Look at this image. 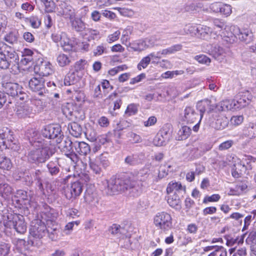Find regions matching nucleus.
<instances>
[{
  "mask_svg": "<svg viewBox=\"0 0 256 256\" xmlns=\"http://www.w3.org/2000/svg\"><path fill=\"white\" fill-rule=\"evenodd\" d=\"M45 140L34 142L33 146L36 148L32 150L28 154V160L32 163L39 164L44 163L56 152L54 145Z\"/></svg>",
  "mask_w": 256,
  "mask_h": 256,
  "instance_id": "nucleus-1",
  "label": "nucleus"
},
{
  "mask_svg": "<svg viewBox=\"0 0 256 256\" xmlns=\"http://www.w3.org/2000/svg\"><path fill=\"white\" fill-rule=\"evenodd\" d=\"M132 177V174H123L117 178H112L108 183V188L114 194L135 188L134 182L131 181Z\"/></svg>",
  "mask_w": 256,
  "mask_h": 256,
  "instance_id": "nucleus-2",
  "label": "nucleus"
},
{
  "mask_svg": "<svg viewBox=\"0 0 256 256\" xmlns=\"http://www.w3.org/2000/svg\"><path fill=\"white\" fill-rule=\"evenodd\" d=\"M14 137L11 131L7 128L0 130V150L8 148L14 150H18V146L13 141Z\"/></svg>",
  "mask_w": 256,
  "mask_h": 256,
  "instance_id": "nucleus-3",
  "label": "nucleus"
},
{
  "mask_svg": "<svg viewBox=\"0 0 256 256\" xmlns=\"http://www.w3.org/2000/svg\"><path fill=\"white\" fill-rule=\"evenodd\" d=\"M46 230V226L40 220L32 222L30 228V240L32 241V245H34L35 240H40L45 236Z\"/></svg>",
  "mask_w": 256,
  "mask_h": 256,
  "instance_id": "nucleus-4",
  "label": "nucleus"
},
{
  "mask_svg": "<svg viewBox=\"0 0 256 256\" xmlns=\"http://www.w3.org/2000/svg\"><path fill=\"white\" fill-rule=\"evenodd\" d=\"M172 218L170 214L166 212H158L154 216V224L156 226L164 230H170L172 226Z\"/></svg>",
  "mask_w": 256,
  "mask_h": 256,
  "instance_id": "nucleus-5",
  "label": "nucleus"
},
{
  "mask_svg": "<svg viewBox=\"0 0 256 256\" xmlns=\"http://www.w3.org/2000/svg\"><path fill=\"white\" fill-rule=\"evenodd\" d=\"M34 72L40 76H47L53 73V68L50 62L42 58H38L34 66Z\"/></svg>",
  "mask_w": 256,
  "mask_h": 256,
  "instance_id": "nucleus-6",
  "label": "nucleus"
},
{
  "mask_svg": "<svg viewBox=\"0 0 256 256\" xmlns=\"http://www.w3.org/2000/svg\"><path fill=\"white\" fill-rule=\"evenodd\" d=\"M83 190V184L82 182L78 180L71 183L64 189V192L67 199H74L79 196Z\"/></svg>",
  "mask_w": 256,
  "mask_h": 256,
  "instance_id": "nucleus-7",
  "label": "nucleus"
},
{
  "mask_svg": "<svg viewBox=\"0 0 256 256\" xmlns=\"http://www.w3.org/2000/svg\"><path fill=\"white\" fill-rule=\"evenodd\" d=\"M42 135L48 139L56 138V142H60L63 135L61 134V128L58 125H50L46 126L42 130Z\"/></svg>",
  "mask_w": 256,
  "mask_h": 256,
  "instance_id": "nucleus-8",
  "label": "nucleus"
},
{
  "mask_svg": "<svg viewBox=\"0 0 256 256\" xmlns=\"http://www.w3.org/2000/svg\"><path fill=\"white\" fill-rule=\"evenodd\" d=\"M6 226L11 228H14L19 234H23L26 230V225L25 223L24 218L22 215H14L12 220L8 222Z\"/></svg>",
  "mask_w": 256,
  "mask_h": 256,
  "instance_id": "nucleus-9",
  "label": "nucleus"
},
{
  "mask_svg": "<svg viewBox=\"0 0 256 256\" xmlns=\"http://www.w3.org/2000/svg\"><path fill=\"white\" fill-rule=\"evenodd\" d=\"M28 86L32 90L38 92L40 96H43L47 91L42 78H32L30 80Z\"/></svg>",
  "mask_w": 256,
  "mask_h": 256,
  "instance_id": "nucleus-10",
  "label": "nucleus"
},
{
  "mask_svg": "<svg viewBox=\"0 0 256 256\" xmlns=\"http://www.w3.org/2000/svg\"><path fill=\"white\" fill-rule=\"evenodd\" d=\"M4 93L12 97L16 96L20 92L22 88L16 83L3 81L2 84Z\"/></svg>",
  "mask_w": 256,
  "mask_h": 256,
  "instance_id": "nucleus-11",
  "label": "nucleus"
},
{
  "mask_svg": "<svg viewBox=\"0 0 256 256\" xmlns=\"http://www.w3.org/2000/svg\"><path fill=\"white\" fill-rule=\"evenodd\" d=\"M200 114L191 106H186L184 110L183 121L187 124H193L196 122L200 118Z\"/></svg>",
  "mask_w": 256,
  "mask_h": 256,
  "instance_id": "nucleus-12",
  "label": "nucleus"
},
{
  "mask_svg": "<svg viewBox=\"0 0 256 256\" xmlns=\"http://www.w3.org/2000/svg\"><path fill=\"white\" fill-rule=\"evenodd\" d=\"M238 38L242 42L249 44L253 40V34L250 30L238 28L236 31Z\"/></svg>",
  "mask_w": 256,
  "mask_h": 256,
  "instance_id": "nucleus-13",
  "label": "nucleus"
},
{
  "mask_svg": "<svg viewBox=\"0 0 256 256\" xmlns=\"http://www.w3.org/2000/svg\"><path fill=\"white\" fill-rule=\"evenodd\" d=\"M16 114L20 118H30L34 116L32 107L26 104H22L18 106Z\"/></svg>",
  "mask_w": 256,
  "mask_h": 256,
  "instance_id": "nucleus-14",
  "label": "nucleus"
},
{
  "mask_svg": "<svg viewBox=\"0 0 256 256\" xmlns=\"http://www.w3.org/2000/svg\"><path fill=\"white\" fill-rule=\"evenodd\" d=\"M132 176L131 181L134 182L135 187L136 184L139 186L138 182H140L141 186H145L148 184V174L147 170H141L138 172L136 176H134L132 174Z\"/></svg>",
  "mask_w": 256,
  "mask_h": 256,
  "instance_id": "nucleus-15",
  "label": "nucleus"
},
{
  "mask_svg": "<svg viewBox=\"0 0 256 256\" xmlns=\"http://www.w3.org/2000/svg\"><path fill=\"white\" fill-rule=\"evenodd\" d=\"M207 46L208 48H206V50H207L208 52L212 55L214 58L220 60L224 56L225 52L222 48L218 45H210Z\"/></svg>",
  "mask_w": 256,
  "mask_h": 256,
  "instance_id": "nucleus-16",
  "label": "nucleus"
},
{
  "mask_svg": "<svg viewBox=\"0 0 256 256\" xmlns=\"http://www.w3.org/2000/svg\"><path fill=\"white\" fill-rule=\"evenodd\" d=\"M236 104L235 100L232 102L230 100H226L220 102L216 106H211L210 110H213L214 108H216L218 111H226L231 110L233 108L236 109Z\"/></svg>",
  "mask_w": 256,
  "mask_h": 256,
  "instance_id": "nucleus-17",
  "label": "nucleus"
},
{
  "mask_svg": "<svg viewBox=\"0 0 256 256\" xmlns=\"http://www.w3.org/2000/svg\"><path fill=\"white\" fill-rule=\"evenodd\" d=\"M9 53L10 57L13 58L14 55L15 54V51L14 50L6 44L4 42H0V66H6V62L3 61V59L6 58L5 54Z\"/></svg>",
  "mask_w": 256,
  "mask_h": 256,
  "instance_id": "nucleus-18",
  "label": "nucleus"
},
{
  "mask_svg": "<svg viewBox=\"0 0 256 256\" xmlns=\"http://www.w3.org/2000/svg\"><path fill=\"white\" fill-rule=\"evenodd\" d=\"M85 202L92 208L97 207L99 203V198L96 193L88 189L84 196Z\"/></svg>",
  "mask_w": 256,
  "mask_h": 256,
  "instance_id": "nucleus-19",
  "label": "nucleus"
},
{
  "mask_svg": "<svg viewBox=\"0 0 256 256\" xmlns=\"http://www.w3.org/2000/svg\"><path fill=\"white\" fill-rule=\"evenodd\" d=\"M73 146L75 152L82 156H86L90 152V146L84 142H74Z\"/></svg>",
  "mask_w": 256,
  "mask_h": 256,
  "instance_id": "nucleus-20",
  "label": "nucleus"
},
{
  "mask_svg": "<svg viewBox=\"0 0 256 256\" xmlns=\"http://www.w3.org/2000/svg\"><path fill=\"white\" fill-rule=\"evenodd\" d=\"M58 143L60 144L59 148L65 153V154L71 152L74 150V147L73 146L74 142H72L68 138H66L63 142H62L60 140V142Z\"/></svg>",
  "mask_w": 256,
  "mask_h": 256,
  "instance_id": "nucleus-21",
  "label": "nucleus"
},
{
  "mask_svg": "<svg viewBox=\"0 0 256 256\" xmlns=\"http://www.w3.org/2000/svg\"><path fill=\"white\" fill-rule=\"evenodd\" d=\"M68 130L70 133L76 138L79 137L82 133V128L77 122H71L68 125Z\"/></svg>",
  "mask_w": 256,
  "mask_h": 256,
  "instance_id": "nucleus-22",
  "label": "nucleus"
},
{
  "mask_svg": "<svg viewBox=\"0 0 256 256\" xmlns=\"http://www.w3.org/2000/svg\"><path fill=\"white\" fill-rule=\"evenodd\" d=\"M14 56L10 58L11 56L8 53L5 54L6 58H2L3 61L6 62V66H0V68L2 69H7L11 64L15 65L18 63V56L16 52H15V54H13Z\"/></svg>",
  "mask_w": 256,
  "mask_h": 256,
  "instance_id": "nucleus-23",
  "label": "nucleus"
},
{
  "mask_svg": "<svg viewBox=\"0 0 256 256\" xmlns=\"http://www.w3.org/2000/svg\"><path fill=\"white\" fill-rule=\"evenodd\" d=\"M191 134V129L188 126H182L178 132L176 139L182 140L186 139Z\"/></svg>",
  "mask_w": 256,
  "mask_h": 256,
  "instance_id": "nucleus-24",
  "label": "nucleus"
},
{
  "mask_svg": "<svg viewBox=\"0 0 256 256\" xmlns=\"http://www.w3.org/2000/svg\"><path fill=\"white\" fill-rule=\"evenodd\" d=\"M72 58L70 56L60 54L56 58V62L60 67H64L68 66L72 62Z\"/></svg>",
  "mask_w": 256,
  "mask_h": 256,
  "instance_id": "nucleus-25",
  "label": "nucleus"
},
{
  "mask_svg": "<svg viewBox=\"0 0 256 256\" xmlns=\"http://www.w3.org/2000/svg\"><path fill=\"white\" fill-rule=\"evenodd\" d=\"M146 39L140 40L132 42L131 48L134 51H142L149 48Z\"/></svg>",
  "mask_w": 256,
  "mask_h": 256,
  "instance_id": "nucleus-26",
  "label": "nucleus"
},
{
  "mask_svg": "<svg viewBox=\"0 0 256 256\" xmlns=\"http://www.w3.org/2000/svg\"><path fill=\"white\" fill-rule=\"evenodd\" d=\"M12 166V164L10 159L3 154H0V168L9 170Z\"/></svg>",
  "mask_w": 256,
  "mask_h": 256,
  "instance_id": "nucleus-27",
  "label": "nucleus"
},
{
  "mask_svg": "<svg viewBox=\"0 0 256 256\" xmlns=\"http://www.w3.org/2000/svg\"><path fill=\"white\" fill-rule=\"evenodd\" d=\"M246 242L250 246L253 254L256 256V232H250L246 239Z\"/></svg>",
  "mask_w": 256,
  "mask_h": 256,
  "instance_id": "nucleus-28",
  "label": "nucleus"
},
{
  "mask_svg": "<svg viewBox=\"0 0 256 256\" xmlns=\"http://www.w3.org/2000/svg\"><path fill=\"white\" fill-rule=\"evenodd\" d=\"M12 194V188L7 184H0V195L4 199L8 198Z\"/></svg>",
  "mask_w": 256,
  "mask_h": 256,
  "instance_id": "nucleus-29",
  "label": "nucleus"
},
{
  "mask_svg": "<svg viewBox=\"0 0 256 256\" xmlns=\"http://www.w3.org/2000/svg\"><path fill=\"white\" fill-rule=\"evenodd\" d=\"M60 46L62 48L63 50L65 51H70L72 50L73 48V44L71 40L68 38L66 34H63L62 40Z\"/></svg>",
  "mask_w": 256,
  "mask_h": 256,
  "instance_id": "nucleus-30",
  "label": "nucleus"
},
{
  "mask_svg": "<svg viewBox=\"0 0 256 256\" xmlns=\"http://www.w3.org/2000/svg\"><path fill=\"white\" fill-rule=\"evenodd\" d=\"M211 32V29L209 27L206 26L199 25L197 36L206 40L209 38Z\"/></svg>",
  "mask_w": 256,
  "mask_h": 256,
  "instance_id": "nucleus-31",
  "label": "nucleus"
},
{
  "mask_svg": "<svg viewBox=\"0 0 256 256\" xmlns=\"http://www.w3.org/2000/svg\"><path fill=\"white\" fill-rule=\"evenodd\" d=\"M71 23L72 28L77 32H82L86 28V24L80 18H71Z\"/></svg>",
  "mask_w": 256,
  "mask_h": 256,
  "instance_id": "nucleus-32",
  "label": "nucleus"
},
{
  "mask_svg": "<svg viewBox=\"0 0 256 256\" xmlns=\"http://www.w3.org/2000/svg\"><path fill=\"white\" fill-rule=\"evenodd\" d=\"M140 162V160L136 154L128 156L124 159V163L128 166H134Z\"/></svg>",
  "mask_w": 256,
  "mask_h": 256,
  "instance_id": "nucleus-33",
  "label": "nucleus"
},
{
  "mask_svg": "<svg viewBox=\"0 0 256 256\" xmlns=\"http://www.w3.org/2000/svg\"><path fill=\"white\" fill-rule=\"evenodd\" d=\"M210 103V101L206 100H205L202 102H200L201 104H202V108L200 109V120L198 121V123L193 126L192 130L196 132L198 131L199 128H200V120L203 116L204 114L206 112V106L209 105V104ZM200 103H198V104H200Z\"/></svg>",
  "mask_w": 256,
  "mask_h": 256,
  "instance_id": "nucleus-34",
  "label": "nucleus"
},
{
  "mask_svg": "<svg viewBox=\"0 0 256 256\" xmlns=\"http://www.w3.org/2000/svg\"><path fill=\"white\" fill-rule=\"evenodd\" d=\"M130 28H128L124 32L121 38V42L123 44L126 45L128 48H130L132 46V42H130V34H131Z\"/></svg>",
  "mask_w": 256,
  "mask_h": 256,
  "instance_id": "nucleus-35",
  "label": "nucleus"
},
{
  "mask_svg": "<svg viewBox=\"0 0 256 256\" xmlns=\"http://www.w3.org/2000/svg\"><path fill=\"white\" fill-rule=\"evenodd\" d=\"M229 252L232 256H246L247 251L245 247H239L232 248L229 250Z\"/></svg>",
  "mask_w": 256,
  "mask_h": 256,
  "instance_id": "nucleus-36",
  "label": "nucleus"
},
{
  "mask_svg": "<svg viewBox=\"0 0 256 256\" xmlns=\"http://www.w3.org/2000/svg\"><path fill=\"white\" fill-rule=\"evenodd\" d=\"M96 162H99L101 166L106 168L110 166V162L108 158V154L107 153L102 154L96 157Z\"/></svg>",
  "mask_w": 256,
  "mask_h": 256,
  "instance_id": "nucleus-37",
  "label": "nucleus"
},
{
  "mask_svg": "<svg viewBox=\"0 0 256 256\" xmlns=\"http://www.w3.org/2000/svg\"><path fill=\"white\" fill-rule=\"evenodd\" d=\"M182 190V187L180 183L172 181L168 184L166 188V192L168 194H170L174 191L178 192Z\"/></svg>",
  "mask_w": 256,
  "mask_h": 256,
  "instance_id": "nucleus-38",
  "label": "nucleus"
},
{
  "mask_svg": "<svg viewBox=\"0 0 256 256\" xmlns=\"http://www.w3.org/2000/svg\"><path fill=\"white\" fill-rule=\"evenodd\" d=\"M47 168L49 173L52 176H56L60 172L59 165L52 162H50L48 164Z\"/></svg>",
  "mask_w": 256,
  "mask_h": 256,
  "instance_id": "nucleus-39",
  "label": "nucleus"
},
{
  "mask_svg": "<svg viewBox=\"0 0 256 256\" xmlns=\"http://www.w3.org/2000/svg\"><path fill=\"white\" fill-rule=\"evenodd\" d=\"M109 232L114 236H119L124 232V228L117 224H113L109 228Z\"/></svg>",
  "mask_w": 256,
  "mask_h": 256,
  "instance_id": "nucleus-40",
  "label": "nucleus"
},
{
  "mask_svg": "<svg viewBox=\"0 0 256 256\" xmlns=\"http://www.w3.org/2000/svg\"><path fill=\"white\" fill-rule=\"evenodd\" d=\"M180 202L179 196L175 194L168 197V202L171 207L175 208L178 206Z\"/></svg>",
  "mask_w": 256,
  "mask_h": 256,
  "instance_id": "nucleus-41",
  "label": "nucleus"
},
{
  "mask_svg": "<svg viewBox=\"0 0 256 256\" xmlns=\"http://www.w3.org/2000/svg\"><path fill=\"white\" fill-rule=\"evenodd\" d=\"M90 88L93 91L94 98H100L102 96L100 89V84L94 83L90 85Z\"/></svg>",
  "mask_w": 256,
  "mask_h": 256,
  "instance_id": "nucleus-42",
  "label": "nucleus"
},
{
  "mask_svg": "<svg viewBox=\"0 0 256 256\" xmlns=\"http://www.w3.org/2000/svg\"><path fill=\"white\" fill-rule=\"evenodd\" d=\"M90 166L91 169L96 174H100L102 172V166L99 162H97L96 158L94 161H92L90 158Z\"/></svg>",
  "mask_w": 256,
  "mask_h": 256,
  "instance_id": "nucleus-43",
  "label": "nucleus"
},
{
  "mask_svg": "<svg viewBox=\"0 0 256 256\" xmlns=\"http://www.w3.org/2000/svg\"><path fill=\"white\" fill-rule=\"evenodd\" d=\"M199 26H188L184 28V32L186 34H190L192 36H198Z\"/></svg>",
  "mask_w": 256,
  "mask_h": 256,
  "instance_id": "nucleus-44",
  "label": "nucleus"
},
{
  "mask_svg": "<svg viewBox=\"0 0 256 256\" xmlns=\"http://www.w3.org/2000/svg\"><path fill=\"white\" fill-rule=\"evenodd\" d=\"M248 136L250 138H255L256 136V124L250 122L246 127Z\"/></svg>",
  "mask_w": 256,
  "mask_h": 256,
  "instance_id": "nucleus-45",
  "label": "nucleus"
},
{
  "mask_svg": "<svg viewBox=\"0 0 256 256\" xmlns=\"http://www.w3.org/2000/svg\"><path fill=\"white\" fill-rule=\"evenodd\" d=\"M138 106L132 104H129L125 112V114L128 115V116H130L132 115H134L136 114L138 112Z\"/></svg>",
  "mask_w": 256,
  "mask_h": 256,
  "instance_id": "nucleus-46",
  "label": "nucleus"
},
{
  "mask_svg": "<svg viewBox=\"0 0 256 256\" xmlns=\"http://www.w3.org/2000/svg\"><path fill=\"white\" fill-rule=\"evenodd\" d=\"M45 6V11L47 12H53L54 4L52 0H40Z\"/></svg>",
  "mask_w": 256,
  "mask_h": 256,
  "instance_id": "nucleus-47",
  "label": "nucleus"
},
{
  "mask_svg": "<svg viewBox=\"0 0 256 256\" xmlns=\"http://www.w3.org/2000/svg\"><path fill=\"white\" fill-rule=\"evenodd\" d=\"M150 62L149 56L144 57L137 66L138 69L140 70L142 68H146Z\"/></svg>",
  "mask_w": 256,
  "mask_h": 256,
  "instance_id": "nucleus-48",
  "label": "nucleus"
},
{
  "mask_svg": "<svg viewBox=\"0 0 256 256\" xmlns=\"http://www.w3.org/2000/svg\"><path fill=\"white\" fill-rule=\"evenodd\" d=\"M228 124V121L226 119L218 118L215 122V128L218 130H223L227 126Z\"/></svg>",
  "mask_w": 256,
  "mask_h": 256,
  "instance_id": "nucleus-49",
  "label": "nucleus"
},
{
  "mask_svg": "<svg viewBox=\"0 0 256 256\" xmlns=\"http://www.w3.org/2000/svg\"><path fill=\"white\" fill-rule=\"evenodd\" d=\"M127 137L129 138V140L133 143H139L142 142L140 136L132 132L127 134Z\"/></svg>",
  "mask_w": 256,
  "mask_h": 256,
  "instance_id": "nucleus-50",
  "label": "nucleus"
},
{
  "mask_svg": "<svg viewBox=\"0 0 256 256\" xmlns=\"http://www.w3.org/2000/svg\"><path fill=\"white\" fill-rule=\"evenodd\" d=\"M57 228H46V232L48 234L49 238L52 240H56L58 236Z\"/></svg>",
  "mask_w": 256,
  "mask_h": 256,
  "instance_id": "nucleus-51",
  "label": "nucleus"
},
{
  "mask_svg": "<svg viewBox=\"0 0 256 256\" xmlns=\"http://www.w3.org/2000/svg\"><path fill=\"white\" fill-rule=\"evenodd\" d=\"M4 40L10 44H14L17 42L18 36L16 34L10 32L4 37Z\"/></svg>",
  "mask_w": 256,
  "mask_h": 256,
  "instance_id": "nucleus-52",
  "label": "nucleus"
},
{
  "mask_svg": "<svg viewBox=\"0 0 256 256\" xmlns=\"http://www.w3.org/2000/svg\"><path fill=\"white\" fill-rule=\"evenodd\" d=\"M72 97L78 102H82L84 101V93L80 90H74Z\"/></svg>",
  "mask_w": 256,
  "mask_h": 256,
  "instance_id": "nucleus-53",
  "label": "nucleus"
},
{
  "mask_svg": "<svg viewBox=\"0 0 256 256\" xmlns=\"http://www.w3.org/2000/svg\"><path fill=\"white\" fill-rule=\"evenodd\" d=\"M10 247L8 244L2 243L0 244V256H8Z\"/></svg>",
  "mask_w": 256,
  "mask_h": 256,
  "instance_id": "nucleus-54",
  "label": "nucleus"
},
{
  "mask_svg": "<svg viewBox=\"0 0 256 256\" xmlns=\"http://www.w3.org/2000/svg\"><path fill=\"white\" fill-rule=\"evenodd\" d=\"M195 60L200 64H206L207 65H208L211 62L210 59L209 58L204 54L196 56Z\"/></svg>",
  "mask_w": 256,
  "mask_h": 256,
  "instance_id": "nucleus-55",
  "label": "nucleus"
},
{
  "mask_svg": "<svg viewBox=\"0 0 256 256\" xmlns=\"http://www.w3.org/2000/svg\"><path fill=\"white\" fill-rule=\"evenodd\" d=\"M220 196L218 194H214L210 196H206L204 200L203 203L206 204L208 202H216L219 200Z\"/></svg>",
  "mask_w": 256,
  "mask_h": 256,
  "instance_id": "nucleus-56",
  "label": "nucleus"
},
{
  "mask_svg": "<svg viewBox=\"0 0 256 256\" xmlns=\"http://www.w3.org/2000/svg\"><path fill=\"white\" fill-rule=\"evenodd\" d=\"M72 106L68 104L67 106H64L62 108L64 114L66 115V117H68L70 118H72L73 116L76 117L74 114V112L70 110V108Z\"/></svg>",
  "mask_w": 256,
  "mask_h": 256,
  "instance_id": "nucleus-57",
  "label": "nucleus"
},
{
  "mask_svg": "<svg viewBox=\"0 0 256 256\" xmlns=\"http://www.w3.org/2000/svg\"><path fill=\"white\" fill-rule=\"evenodd\" d=\"M244 236H242L240 239L238 238H231L230 239H228L226 241V244L229 246H232L235 244H242L244 242Z\"/></svg>",
  "mask_w": 256,
  "mask_h": 256,
  "instance_id": "nucleus-58",
  "label": "nucleus"
},
{
  "mask_svg": "<svg viewBox=\"0 0 256 256\" xmlns=\"http://www.w3.org/2000/svg\"><path fill=\"white\" fill-rule=\"evenodd\" d=\"M220 12L226 16L230 15L232 12V8L229 4H222V6H220Z\"/></svg>",
  "mask_w": 256,
  "mask_h": 256,
  "instance_id": "nucleus-59",
  "label": "nucleus"
},
{
  "mask_svg": "<svg viewBox=\"0 0 256 256\" xmlns=\"http://www.w3.org/2000/svg\"><path fill=\"white\" fill-rule=\"evenodd\" d=\"M158 135H160L162 136V138H164L167 142L169 140L170 137V132L169 130H168L166 128H163L160 132Z\"/></svg>",
  "mask_w": 256,
  "mask_h": 256,
  "instance_id": "nucleus-60",
  "label": "nucleus"
},
{
  "mask_svg": "<svg viewBox=\"0 0 256 256\" xmlns=\"http://www.w3.org/2000/svg\"><path fill=\"white\" fill-rule=\"evenodd\" d=\"M234 144V142L232 140H226L222 143L218 147V148L220 150H226L232 146Z\"/></svg>",
  "mask_w": 256,
  "mask_h": 256,
  "instance_id": "nucleus-61",
  "label": "nucleus"
},
{
  "mask_svg": "<svg viewBox=\"0 0 256 256\" xmlns=\"http://www.w3.org/2000/svg\"><path fill=\"white\" fill-rule=\"evenodd\" d=\"M224 248L222 246H219L216 245L213 246H209L204 248L203 250L204 252H208L210 251L215 252H220Z\"/></svg>",
  "mask_w": 256,
  "mask_h": 256,
  "instance_id": "nucleus-62",
  "label": "nucleus"
},
{
  "mask_svg": "<svg viewBox=\"0 0 256 256\" xmlns=\"http://www.w3.org/2000/svg\"><path fill=\"white\" fill-rule=\"evenodd\" d=\"M34 104L38 110L41 111L46 106L47 102L41 99H36L35 100Z\"/></svg>",
  "mask_w": 256,
  "mask_h": 256,
  "instance_id": "nucleus-63",
  "label": "nucleus"
},
{
  "mask_svg": "<svg viewBox=\"0 0 256 256\" xmlns=\"http://www.w3.org/2000/svg\"><path fill=\"white\" fill-rule=\"evenodd\" d=\"M106 52V47L104 44H101L96 46L94 50V53L95 56H100L102 54Z\"/></svg>",
  "mask_w": 256,
  "mask_h": 256,
  "instance_id": "nucleus-64",
  "label": "nucleus"
}]
</instances>
